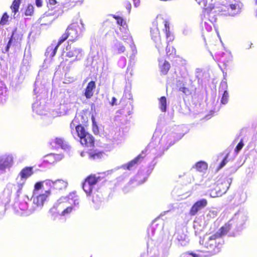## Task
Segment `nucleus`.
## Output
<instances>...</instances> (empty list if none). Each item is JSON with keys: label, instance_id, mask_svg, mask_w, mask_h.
<instances>
[{"label": "nucleus", "instance_id": "nucleus-46", "mask_svg": "<svg viewBox=\"0 0 257 257\" xmlns=\"http://www.w3.org/2000/svg\"><path fill=\"white\" fill-rule=\"evenodd\" d=\"M36 5L38 7H41L42 6V0H36Z\"/></svg>", "mask_w": 257, "mask_h": 257}, {"label": "nucleus", "instance_id": "nucleus-14", "mask_svg": "<svg viewBox=\"0 0 257 257\" xmlns=\"http://www.w3.org/2000/svg\"><path fill=\"white\" fill-rule=\"evenodd\" d=\"M230 226L228 224H225L224 225L221 226L218 231L212 235L213 237L216 238H221L222 236L225 235L230 230Z\"/></svg>", "mask_w": 257, "mask_h": 257}, {"label": "nucleus", "instance_id": "nucleus-23", "mask_svg": "<svg viewBox=\"0 0 257 257\" xmlns=\"http://www.w3.org/2000/svg\"><path fill=\"white\" fill-rule=\"evenodd\" d=\"M22 0H14L10 8L15 16L18 12Z\"/></svg>", "mask_w": 257, "mask_h": 257}, {"label": "nucleus", "instance_id": "nucleus-49", "mask_svg": "<svg viewBox=\"0 0 257 257\" xmlns=\"http://www.w3.org/2000/svg\"><path fill=\"white\" fill-rule=\"evenodd\" d=\"M188 254L192 255L193 257H198V255L193 252H188Z\"/></svg>", "mask_w": 257, "mask_h": 257}, {"label": "nucleus", "instance_id": "nucleus-51", "mask_svg": "<svg viewBox=\"0 0 257 257\" xmlns=\"http://www.w3.org/2000/svg\"><path fill=\"white\" fill-rule=\"evenodd\" d=\"M108 22V21H105L104 23H103V25H104L105 24L107 23Z\"/></svg>", "mask_w": 257, "mask_h": 257}, {"label": "nucleus", "instance_id": "nucleus-6", "mask_svg": "<svg viewBox=\"0 0 257 257\" xmlns=\"http://www.w3.org/2000/svg\"><path fill=\"white\" fill-rule=\"evenodd\" d=\"M67 51L66 56L69 58H74L75 60H79L82 56V50L81 49L72 47L68 45L66 47Z\"/></svg>", "mask_w": 257, "mask_h": 257}, {"label": "nucleus", "instance_id": "nucleus-5", "mask_svg": "<svg viewBox=\"0 0 257 257\" xmlns=\"http://www.w3.org/2000/svg\"><path fill=\"white\" fill-rule=\"evenodd\" d=\"M51 193V191L50 190H46L44 193L39 194L34 192V194L32 197L33 203L38 207H42L44 205V202L50 195Z\"/></svg>", "mask_w": 257, "mask_h": 257}, {"label": "nucleus", "instance_id": "nucleus-9", "mask_svg": "<svg viewBox=\"0 0 257 257\" xmlns=\"http://www.w3.org/2000/svg\"><path fill=\"white\" fill-rule=\"evenodd\" d=\"M145 154L144 151H142L141 154L138 155L136 158H135L131 161L129 162L127 164H126L124 166V168L127 169L128 170H131L134 168L136 167V166L139 164L142 160L145 158V156H143V154Z\"/></svg>", "mask_w": 257, "mask_h": 257}, {"label": "nucleus", "instance_id": "nucleus-4", "mask_svg": "<svg viewBox=\"0 0 257 257\" xmlns=\"http://www.w3.org/2000/svg\"><path fill=\"white\" fill-rule=\"evenodd\" d=\"M101 180V178L96 175L91 174L88 176L84 180L82 184V188L87 196L92 194L93 186Z\"/></svg>", "mask_w": 257, "mask_h": 257}, {"label": "nucleus", "instance_id": "nucleus-2", "mask_svg": "<svg viewBox=\"0 0 257 257\" xmlns=\"http://www.w3.org/2000/svg\"><path fill=\"white\" fill-rule=\"evenodd\" d=\"M164 27V31L166 33V36L168 39L171 36L170 31L169 23L168 22L162 17H157L153 22L152 27H151V35L152 39L156 43V47L160 49L163 47V43L161 41L159 27L162 28Z\"/></svg>", "mask_w": 257, "mask_h": 257}, {"label": "nucleus", "instance_id": "nucleus-16", "mask_svg": "<svg viewBox=\"0 0 257 257\" xmlns=\"http://www.w3.org/2000/svg\"><path fill=\"white\" fill-rule=\"evenodd\" d=\"M104 155L103 151L97 150H90L88 152V157L90 159L93 160L101 159Z\"/></svg>", "mask_w": 257, "mask_h": 257}, {"label": "nucleus", "instance_id": "nucleus-48", "mask_svg": "<svg viewBox=\"0 0 257 257\" xmlns=\"http://www.w3.org/2000/svg\"><path fill=\"white\" fill-rule=\"evenodd\" d=\"M12 38L10 39V40L9 41L7 46V50H8V49L10 48V44L12 42Z\"/></svg>", "mask_w": 257, "mask_h": 257}, {"label": "nucleus", "instance_id": "nucleus-40", "mask_svg": "<svg viewBox=\"0 0 257 257\" xmlns=\"http://www.w3.org/2000/svg\"><path fill=\"white\" fill-rule=\"evenodd\" d=\"M243 143L242 142V141L241 140L238 144L237 145L235 151L236 152H238L243 147Z\"/></svg>", "mask_w": 257, "mask_h": 257}, {"label": "nucleus", "instance_id": "nucleus-15", "mask_svg": "<svg viewBox=\"0 0 257 257\" xmlns=\"http://www.w3.org/2000/svg\"><path fill=\"white\" fill-rule=\"evenodd\" d=\"M61 159L59 155L54 154H50L44 157V162L53 164L57 163Z\"/></svg>", "mask_w": 257, "mask_h": 257}, {"label": "nucleus", "instance_id": "nucleus-39", "mask_svg": "<svg viewBox=\"0 0 257 257\" xmlns=\"http://www.w3.org/2000/svg\"><path fill=\"white\" fill-rule=\"evenodd\" d=\"M43 186V182H37L34 186V191H38L40 189H41Z\"/></svg>", "mask_w": 257, "mask_h": 257}, {"label": "nucleus", "instance_id": "nucleus-44", "mask_svg": "<svg viewBox=\"0 0 257 257\" xmlns=\"http://www.w3.org/2000/svg\"><path fill=\"white\" fill-rule=\"evenodd\" d=\"M59 3V2H57L56 0H48V4L50 6H54Z\"/></svg>", "mask_w": 257, "mask_h": 257}, {"label": "nucleus", "instance_id": "nucleus-27", "mask_svg": "<svg viewBox=\"0 0 257 257\" xmlns=\"http://www.w3.org/2000/svg\"><path fill=\"white\" fill-rule=\"evenodd\" d=\"M176 238L177 240L182 245L186 242L187 235L183 232H178Z\"/></svg>", "mask_w": 257, "mask_h": 257}, {"label": "nucleus", "instance_id": "nucleus-26", "mask_svg": "<svg viewBox=\"0 0 257 257\" xmlns=\"http://www.w3.org/2000/svg\"><path fill=\"white\" fill-rule=\"evenodd\" d=\"M115 49L117 54L124 53L125 51L124 45L120 42H118L115 45Z\"/></svg>", "mask_w": 257, "mask_h": 257}, {"label": "nucleus", "instance_id": "nucleus-11", "mask_svg": "<svg viewBox=\"0 0 257 257\" xmlns=\"http://www.w3.org/2000/svg\"><path fill=\"white\" fill-rule=\"evenodd\" d=\"M13 158L11 155H4L0 157V170H4L12 166Z\"/></svg>", "mask_w": 257, "mask_h": 257}, {"label": "nucleus", "instance_id": "nucleus-25", "mask_svg": "<svg viewBox=\"0 0 257 257\" xmlns=\"http://www.w3.org/2000/svg\"><path fill=\"white\" fill-rule=\"evenodd\" d=\"M159 108L162 112H166L167 107V100L165 96H162L159 99Z\"/></svg>", "mask_w": 257, "mask_h": 257}, {"label": "nucleus", "instance_id": "nucleus-41", "mask_svg": "<svg viewBox=\"0 0 257 257\" xmlns=\"http://www.w3.org/2000/svg\"><path fill=\"white\" fill-rule=\"evenodd\" d=\"M198 4L204 7H205L207 6V0H196Z\"/></svg>", "mask_w": 257, "mask_h": 257}, {"label": "nucleus", "instance_id": "nucleus-47", "mask_svg": "<svg viewBox=\"0 0 257 257\" xmlns=\"http://www.w3.org/2000/svg\"><path fill=\"white\" fill-rule=\"evenodd\" d=\"M134 4L135 7H138L140 3V0H133Z\"/></svg>", "mask_w": 257, "mask_h": 257}, {"label": "nucleus", "instance_id": "nucleus-32", "mask_svg": "<svg viewBox=\"0 0 257 257\" xmlns=\"http://www.w3.org/2000/svg\"><path fill=\"white\" fill-rule=\"evenodd\" d=\"M112 17L116 20L117 23L119 25L123 26L126 24L125 21L121 17L115 15H113Z\"/></svg>", "mask_w": 257, "mask_h": 257}, {"label": "nucleus", "instance_id": "nucleus-18", "mask_svg": "<svg viewBox=\"0 0 257 257\" xmlns=\"http://www.w3.org/2000/svg\"><path fill=\"white\" fill-rule=\"evenodd\" d=\"M8 98L7 90L5 83L0 81V102H3Z\"/></svg>", "mask_w": 257, "mask_h": 257}, {"label": "nucleus", "instance_id": "nucleus-35", "mask_svg": "<svg viewBox=\"0 0 257 257\" xmlns=\"http://www.w3.org/2000/svg\"><path fill=\"white\" fill-rule=\"evenodd\" d=\"M228 154H227L226 155V156L224 157V158H223V159L222 160V161L219 164V165L217 168L218 170L221 169L227 164V163L228 162Z\"/></svg>", "mask_w": 257, "mask_h": 257}, {"label": "nucleus", "instance_id": "nucleus-8", "mask_svg": "<svg viewBox=\"0 0 257 257\" xmlns=\"http://www.w3.org/2000/svg\"><path fill=\"white\" fill-rule=\"evenodd\" d=\"M80 142L84 147H93L94 146L95 140L91 134L87 133L80 139Z\"/></svg>", "mask_w": 257, "mask_h": 257}, {"label": "nucleus", "instance_id": "nucleus-50", "mask_svg": "<svg viewBox=\"0 0 257 257\" xmlns=\"http://www.w3.org/2000/svg\"><path fill=\"white\" fill-rule=\"evenodd\" d=\"M208 15H209L208 12L205 9L204 12V14H203L204 17L205 18L206 16H207Z\"/></svg>", "mask_w": 257, "mask_h": 257}, {"label": "nucleus", "instance_id": "nucleus-43", "mask_svg": "<svg viewBox=\"0 0 257 257\" xmlns=\"http://www.w3.org/2000/svg\"><path fill=\"white\" fill-rule=\"evenodd\" d=\"M109 104L111 106L116 105L117 104V99L115 97H112L111 101L109 102Z\"/></svg>", "mask_w": 257, "mask_h": 257}, {"label": "nucleus", "instance_id": "nucleus-20", "mask_svg": "<svg viewBox=\"0 0 257 257\" xmlns=\"http://www.w3.org/2000/svg\"><path fill=\"white\" fill-rule=\"evenodd\" d=\"M53 188L55 189L61 190L66 188L67 183L63 180H58L55 182H53Z\"/></svg>", "mask_w": 257, "mask_h": 257}, {"label": "nucleus", "instance_id": "nucleus-13", "mask_svg": "<svg viewBox=\"0 0 257 257\" xmlns=\"http://www.w3.org/2000/svg\"><path fill=\"white\" fill-rule=\"evenodd\" d=\"M122 40L124 42L125 45H128L130 47L133 54L137 53V49L134 44V42L132 36L130 35V33L122 37Z\"/></svg>", "mask_w": 257, "mask_h": 257}, {"label": "nucleus", "instance_id": "nucleus-30", "mask_svg": "<svg viewBox=\"0 0 257 257\" xmlns=\"http://www.w3.org/2000/svg\"><path fill=\"white\" fill-rule=\"evenodd\" d=\"M34 7L32 5H28L26 8L25 14L27 16H31L34 13Z\"/></svg>", "mask_w": 257, "mask_h": 257}, {"label": "nucleus", "instance_id": "nucleus-24", "mask_svg": "<svg viewBox=\"0 0 257 257\" xmlns=\"http://www.w3.org/2000/svg\"><path fill=\"white\" fill-rule=\"evenodd\" d=\"M75 131L80 139L88 133L84 127L80 124L75 126Z\"/></svg>", "mask_w": 257, "mask_h": 257}, {"label": "nucleus", "instance_id": "nucleus-17", "mask_svg": "<svg viewBox=\"0 0 257 257\" xmlns=\"http://www.w3.org/2000/svg\"><path fill=\"white\" fill-rule=\"evenodd\" d=\"M33 174V168L31 167H26L23 168L20 173V176L21 179H26Z\"/></svg>", "mask_w": 257, "mask_h": 257}, {"label": "nucleus", "instance_id": "nucleus-37", "mask_svg": "<svg viewBox=\"0 0 257 257\" xmlns=\"http://www.w3.org/2000/svg\"><path fill=\"white\" fill-rule=\"evenodd\" d=\"M166 53L167 55L168 56L174 55L176 54V50L173 47H170L167 46L166 47Z\"/></svg>", "mask_w": 257, "mask_h": 257}, {"label": "nucleus", "instance_id": "nucleus-21", "mask_svg": "<svg viewBox=\"0 0 257 257\" xmlns=\"http://www.w3.org/2000/svg\"><path fill=\"white\" fill-rule=\"evenodd\" d=\"M82 0H65L61 3L62 6L68 8H72L75 7L78 4H81Z\"/></svg>", "mask_w": 257, "mask_h": 257}, {"label": "nucleus", "instance_id": "nucleus-38", "mask_svg": "<svg viewBox=\"0 0 257 257\" xmlns=\"http://www.w3.org/2000/svg\"><path fill=\"white\" fill-rule=\"evenodd\" d=\"M100 197L97 194L94 193L92 195V202L94 203H97L100 201Z\"/></svg>", "mask_w": 257, "mask_h": 257}, {"label": "nucleus", "instance_id": "nucleus-36", "mask_svg": "<svg viewBox=\"0 0 257 257\" xmlns=\"http://www.w3.org/2000/svg\"><path fill=\"white\" fill-rule=\"evenodd\" d=\"M73 210V207L72 206H68L61 212V215H67L68 214H70L72 212Z\"/></svg>", "mask_w": 257, "mask_h": 257}, {"label": "nucleus", "instance_id": "nucleus-53", "mask_svg": "<svg viewBox=\"0 0 257 257\" xmlns=\"http://www.w3.org/2000/svg\"><path fill=\"white\" fill-rule=\"evenodd\" d=\"M229 14L230 15H232L233 14V13H229Z\"/></svg>", "mask_w": 257, "mask_h": 257}, {"label": "nucleus", "instance_id": "nucleus-10", "mask_svg": "<svg viewBox=\"0 0 257 257\" xmlns=\"http://www.w3.org/2000/svg\"><path fill=\"white\" fill-rule=\"evenodd\" d=\"M95 88L96 83L94 81L92 80L88 83L84 92L86 99H90L93 96Z\"/></svg>", "mask_w": 257, "mask_h": 257}, {"label": "nucleus", "instance_id": "nucleus-52", "mask_svg": "<svg viewBox=\"0 0 257 257\" xmlns=\"http://www.w3.org/2000/svg\"><path fill=\"white\" fill-rule=\"evenodd\" d=\"M255 17H257V10H256V11H255Z\"/></svg>", "mask_w": 257, "mask_h": 257}, {"label": "nucleus", "instance_id": "nucleus-28", "mask_svg": "<svg viewBox=\"0 0 257 257\" xmlns=\"http://www.w3.org/2000/svg\"><path fill=\"white\" fill-rule=\"evenodd\" d=\"M195 168L199 172H203L207 169V164L204 162H199L196 164Z\"/></svg>", "mask_w": 257, "mask_h": 257}, {"label": "nucleus", "instance_id": "nucleus-1", "mask_svg": "<svg viewBox=\"0 0 257 257\" xmlns=\"http://www.w3.org/2000/svg\"><path fill=\"white\" fill-rule=\"evenodd\" d=\"M79 29L80 27L78 23H74L70 24L59 39L56 46L54 47L50 46L47 48L46 53L50 57H54L56 55L59 46L67 39L69 41L72 42L75 41L79 37Z\"/></svg>", "mask_w": 257, "mask_h": 257}, {"label": "nucleus", "instance_id": "nucleus-3", "mask_svg": "<svg viewBox=\"0 0 257 257\" xmlns=\"http://www.w3.org/2000/svg\"><path fill=\"white\" fill-rule=\"evenodd\" d=\"M217 238L210 236L208 240L205 243L204 246L206 250L204 251L207 255L211 256L215 255L221 251L222 244L219 242H217Z\"/></svg>", "mask_w": 257, "mask_h": 257}, {"label": "nucleus", "instance_id": "nucleus-34", "mask_svg": "<svg viewBox=\"0 0 257 257\" xmlns=\"http://www.w3.org/2000/svg\"><path fill=\"white\" fill-rule=\"evenodd\" d=\"M9 18V16H8L7 13H5L3 14V15L1 18V20L0 21V25H6L8 21Z\"/></svg>", "mask_w": 257, "mask_h": 257}, {"label": "nucleus", "instance_id": "nucleus-42", "mask_svg": "<svg viewBox=\"0 0 257 257\" xmlns=\"http://www.w3.org/2000/svg\"><path fill=\"white\" fill-rule=\"evenodd\" d=\"M236 5L235 4H230L227 7V11L228 12H229L230 10L231 11H233L236 10Z\"/></svg>", "mask_w": 257, "mask_h": 257}, {"label": "nucleus", "instance_id": "nucleus-31", "mask_svg": "<svg viewBox=\"0 0 257 257\" xmlns=\"http://www.w3.org/2000/svg\"><path fill=\"white\" fill-rule=\"evenodd\" d=\"M229 98V93L227 91L225 90L223 92V94L222 96L221 99V102L223 104H225L228 102Z\"/></svg>", "mask_w": 257, "mask_h": 257}, {"label": "nucleus", "instance_id": "nucleus-29", "mask_svg": "<svg viewBox=\"0 0 257 257\" xmlns=\"http://www.w3.org/2000/svg\"><path fill=\"white\" fill-rule=\"evenodd\" d=\"M219 187L218 184L216 186V187L214 189L211 190L210 191V195L211 196L213 197H215L217 196H218L219 195H220L222 193L221 192V191L218 190Z\"/></svg>", "mask_w": 257, "mask_h": 257}, {"label": "nucleus", "instance_id": "nucleus-45", "mask_svg": "<svg viewBox=\"0 0 257 257\" xmlns=\"http://www.w3.org/2000/svg\"><path fill=\"white\" fill-rule=\"evenodd\" d=\"M125 7L126 8V9L129 11L130 12L131 10V4L130 2H126L125 3Z\"/></svg>", "mask_w": 257, "mask_h": 257}, {"label": "nucleus", "instance_id": "nucleus-22", "mask_svg": "<svg viewBox=\"0 0 257 257\" xmlns=\"http://www.w3.org/2000/svg\"><path fill=\"white\" fill-rule=\"evenodd\" d=\"M177 86L179 87V90L182 92L184 94L186 95H188L190 94V91L188 87H186L185 86V84L182 81L178 80Z\"/></svg>", "mask_w": 257, "mask_h": 257}, {"label": "nucleus", "instance_id": "nucleus-12", "mask_svg": "<svg viewBox=\"0 0 257 257\" xmlns=\"http://www.w3.org/2000/svg\"><path fill=\"white\" fill-rule=\"evenodd\" d=\"M49 145L53 148L60 147L63 149L68 147L66 142L63 138L60 137H56L54 139L51 140L49 142Z\"/></svg>", "mask_w": 257, "mask_h": 257}, {"label": "nucleus", "instance_id": "nucleus-19", "mask_svg": "<svg viewBox=\"0 0 257 257\" xmlns=\"http://www.w3.org/2000/svg\"><path fill=\"white\" fill-rule=\"evenodd\" d=\"M170 68V64L167 61L165 60L163 63H160L159 64V68L162 75H166L168 73Z\"/></svg>", "mask_w": 257, "mask_h": 257}, {"label": "nucleus", "instance_id": "nucleus-33", "mask_svg": "<svg viewBox=\"0 0 257 257\" xmlns=\"http://www.w3.org/2000/svg\"><path fill=\"white\" fill-rule=\"evenodd\" d=\"M204 21L203 19L202 18V27L203 31L205 30L206 31H210L212 30V27L210 25H208L206 21L204 22V24H203V22Z\"/></svg>", "mask_w": 257, "mask_h": 257}, {"label": "nucleus", "instance_id": "nucleus-7", "mask_svg": "<svg viewBox=\"0 0 257 257\" xmlns=\"http://www.w3.org/2000/svg\"><path fill=\"white\" fill-rule=\"evenodd\" d=\"M207 204V201L205 199L198 200L192 205L190 209L189 213L191 215H195L197 212L205 207Z\"/></svg>", "mask_w": 257, "mask_h": 257}]
</instances>
